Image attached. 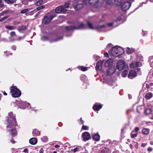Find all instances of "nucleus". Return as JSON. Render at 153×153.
Returning a JSON list of instances; mask_svg holds the SVG:
<instances>
[{"label":"nucleus","instance_id":"nucleus-1","mask_svg":"<svg viewBox=\"0 0 153 153\" xmlns=\"http://www.w3.org/2000/svg\"><path fill=\"white\" fill-rule=\"evenodd\" d=\"M9 119L7 123V130L9 131L12 137L17 135V132L15 127L18 126L15 118V115L13 114L12 112H10L8 114Z\"/></svg>","mask_w":153,"mask_h":153},{"label":"nucleus","instance_id":"nucleus-2","mask_svg":"<svg viewBox=\"0 0 153 153\" xmlns=\"http://www.w3.org/2000/svg\"><path fill=\"white\" fill-rule=\"evenodd\" d=\"M56 16L54 11L47 13L44 16L42 23L45 24H48Z\"/></svg>","mask_w":153,"mask_h":153},{"label":"nucleus","instance_id":"nucleus-3","mask_svg":"<svg viewBox=\"0 0 153 153\" xmlns=\"http://www.w3.org/2000/svg\"><path fill=\"white\" fill-rule=\"evenodd\" d=\"M111 48V50L108 51V53L110 55L113 56L117 57L118 56L117 55V46H116L114 47H112V45L111 44H108L107 46L105 49V51L108 50L110 48Z\"/></svg>","mask_w":153,"mask_h":153},{"label":"nucleus","instance_id":"nucleus-4","mask_svg":"<svg viewBox=\"0 0 153 153\" xmlns=\"http://www.w3.org/2000/svg\"><path fill=\"white\" fill-rule=\"evenodd\" d=\"M10 92L13 97L16 98L20 97L21 94V91L16 86H12L10 88Z\"/></svg>","mask_w":153,"mask_h":153},{"label":"nucleus","instance_id":"nucleus-5","mask_svg":"<svg viewBox=\"0 0 153 153\" xmlns=\"http://www.w3.org/2000/svg\"><path fill=\"white\" fill-rule=\"evenodd\" d=\"M117 68L119 70H126L128 67L126 66V63L125 61L122 60L119 61L117 64Z\"/></svg>","mask_w":153,"mask_h":153},{"label":"nucleus","instance_id":"nucleus-6","mask_svg":"<svg viewBox=\"0 0 153 153\" xmlns=\"http://www.w3.org/2000/svg\"><path fill=\"white\" fill-rule=\"evenodd\" d=\"M86 28L85 25L82 23L79 24V26L76 27L75 26H68L66 27L65 29L68 30H71L74 29H84Z\"/></svg>","mask_w":153,"mask_h":153},{"label":"nucleus","instance_id":"nucleus-7","mask_svg":"<svg viewBox=\"0 0 153 153\" xmlns=\"http://www.w3.org/2000/svg\"><path fill=\"white\" fill-rule=\"evenodd\" d=\"M88 26L89 28L91 29H95L98 31H101L103 29L105 28L106 25H98L96 27H94L92 24L89 22H88Z\"/></svg>","mask_w":153,"mask_h":153},{"label":"nucleus","instance_id":"nucleus-8","mask_svg":"<svg viewBox=\"0 0 153 153\" xmlns=\"http://www.w3.org/2000/svg\"><path fill=\"white\" fill-rule=\"evenodd\" d=\"M82 137L83 141H86L91 139V136L90 133L88 132H85L82 134Z\"/></svg>","mask_w":153,"mask_h":153},{"label":"nucleus","instance_id":"nucleus-9","mask_svg":"<svg viewBox=\"0 0 153 153\" xmlns=\"http://www.w3.org/2000/svg\"><path fill=\"white\" fill-rule=\"evenodd\" d=\"M131 5V4L129 1H126L122 5V9L124 11L128 10Z\"/></svg>","mask_w":153,"mask_h":153},{"label":"nucleus","instance_id":"nucleus-10","mask_svg":"<svg viewBox=\"0 0 153 153\" xmlns=\"http://www.w3.org/2000/svg\"><path fill=\"white\" fill-rule=\"evenodd\" d=\"M66 11L62 5L56 7L55 9V12L57 13H64Z\"/></svg>","mask_w":153,"mask_h":153},{"label":"nucleus","instance_id":"nucleus-11","mask_svg":"<svg viewBox=\"0 0 153 153\" xmlns=\"http://www.w3.org/2000/svg\"><path fill=\"white\" fill-rule=\"evenodd\" d=\"M30 10V9H26L22 10L20 13L22 14H25V15L27 16H28L30 15H32L33 14V12L35 11L36 10L32 11L31 12H28Z\"/></svg>","mask_w":153,"mask_h":153},{"label":"nucleus","instance_id":"nucleus-12","mask_svg":"<svg viewBox=\"0 0 153 153\" xmlns=\"http://www.w3.org/2000/svg\"><path fill=\"white\" fill-rule=\"evenodd\" d=\"M104 61H102L101 60L99 61L96 64V70H101L102 69V65Z\"/></svg>","mask_w":153,"mask_h":153},{"label":"nucleus","instance_id":"nucleus-13","mask_svg":"<svg viewBox=\"0 0 153 153\" xmlns=\"http://www.w3.org/2000/svg\"><path fill=\"white\" fill-rule=\"evenodd\" d=\"M102 105L99 104L97 103H96L93 107V109L95 111L99 110L102 108Z\"/></svg>","mask_w":153,"mask_h":153},{"label":"nucleus","instance_id":"nucleus-14","mask_svg":"<svg viewBox=\"0 0 153 153\" xmlns=\"http://www.w3.org/2000/svg\"><path fill=\"white\" fill-rule=\"evenodd\" d=\"M137 73L136 71L131 70L129 72L128 75V77L130 79H132L137 76Z\"/></svg>","mask_w":153,"mask_h":153},{"label":"nucleus","instance_id":"nucleus-15","mask_svg":"<svg viewBox=\"0 0 153 153\" xmlns=\"http://www.w3.org/2000/svg\"><path fill=\"white\" fill-rule=\"evenodd\" d=\"M19 103L21 104V105L19 104V106H20V108L23 109H25L26 107H28L30 105L29 103L23 101H20L19 102Z\"/></svg>","mask_w":153,"mask_h":153},{"label":"nucleus","instance_id":"nucleus-16","mask_svg":"<svg viewBox=\"0 0 153 153\" xmlns=\"http://www.w3.org/2000/svg\"><path fill=\"white\" fill-rule=\"evenodd\" d=\"M142 65V64L140 62H137L131 64L130 65V67L131 68H134L136 66L140 67Z\"/></svg>","mask_w":153,"mask_h":153},{"label":"nucleus","instance_id":"nucleus-17","mask_svg":"<svg viewBox=\"0 0 153 153\" xmlns=\"http://www.w3.org/2000/svg\"><path fill=\"white\" fill-rule=\"evenodd\" d=\"M113 60L111 59H109L106 61L105 63V67H108L110 66L112 64Z\"/></svg>","mask_w":153,"mask_h":153},{"label":"nucleus","instance_id":"nucleus-18","mask_svg":"<svg viewBox=\"0 0 153 153\" xmlns=\"http://www.w3.org/2000/svg\"><path fill=\"white\" fill-rule=\"evenodd\" d=\"M124 49L121 48L117 46V55L118 56L120 55L123 54L124 52Z\"/></svg>","mask_w":153,"mask_h":153},{"label":"nucleus","instance_id":"nucleus-19","mask_svg":"<svg viewBox=\"0 0 153 153\" xmlns=\"http://www.w3.org/2000/svg\"><path fill=\"white\" fill-rule=\"evenodd\" d=\"M13 12L12 11L9 10H6L3 11L0 13V16H2L5 14L11 13Z\"/></svg>","mask_w":153,"mask_h":153},{"label":"nucleus","instance_id":"nucleus-20","mask_svg":"<svg viewBox=\"0 0 153 153\" xmlns=\"http://www.w3.org/2000/svg\"><path fill=\"white\" fill-rule=\"evenodd\" d=\"M29 141L30 144L34 145L37 143V140L36 138L33 137L30 139Z\"/></svg>","mask_w":153,"mask_h":153},{"label":"nucleus","instance_id":"nucleus-21","mask_svg":"<svg viewBox=\"0 0 153 153\" xmlns=\"http://www.w3.org/2000/svg\"><path fill=\"white\" fill-rule=\"evenodd\" d=\"M92 138L94 140L98 141L100 140V136L97 133L94 135L92 136Z\"/></svg>","mask_w":153,"mask_h":153},{"label":"nucleus","instance_id":"nucleus-22","mask_svg":"<svg viewBox=\"0 0 153 153\" xmlns=\"http://www.w3.org/2000/svg\"><path fill=\"white\" fill-rule=\"evenodd\" d=\"M153 96L152 93L151 92H149L147 93L145 95V97L146 99L149 100Z\"/></svg>","mask_w":153,"mask_h":153},{"label":"nucleus","instance_id":"nucleus-23","mask_svg":"<svg viewBox=\"0 0 153 153\" xmlns=\"http://www.w3.org/2000/svg\"><path fill=\"white\" fill-rule=\"evenodd\" d=\"M115 72V70L113 68H111L107 70V75H110L113 74Z\"/></svg>","mask_w":153,"mask_h":153},{"label":"nucleus","instance_id":"nucleus-24","mask_svg":"<svg viewBox=\"0 0 153 153\" xmlns=\"http://www.w3.org/2000/svg\"><path fill=\"white\" fill-rule=\"evenodd\" d=\"M33 135V136H38L40 135V132L36 129H34L32 132Z\"/></svg>","mask_w":153,"mask_h":153},{"label":"nucleus","instance_id":"nucleus-25","mask_svg":"<svg viewBox=\"0 0 153 153\" xmlns=\"http://www.w3.org/2000/svg\"><path fill=\"white\" fill-rule=\"evenodd\" d=\"M5 27L9 30H12L15 29L16 27L14 26L6 25Z\"/></svg>","mask_w":153,"mask_h":153},{"label":"nucleus","instance_id":"nucleus-26","mask_svg":"<svg viewBox=\"0 0 153 153\" xmlns=\"http://www.w3.org/2000/svg\"><path fill=\"white\" fill-rule=\"evenodd\" d=\"M149 130L148 128H143L142 130V132L143 134H147L149 132Z\"/></svg>","mask_w":153,"mask_h":153},{"label":"nucleus","instance_id":"nucleus-27","mask_svg":"<svg viewBox=\"0 0 153 153\" xmlns=\"http://www.w3.org/2000/svg\"><path fill=\"white\" fill-rule=\"evenodd\" d=\"M115 80L112 81L111 79L109 80L108 82V85L112 86L114 85H115Z\"/></svg>","mask_w":153,"mask_h":153},{"label":"nucleus","instance_id":"nucleus-28","mask_svg":"<svg viewBox=\"0 0 153 153\" xmlns=\"http://www.w3.org/2000/svg\"><path fill=\"white\" fill-rule=\"evenodd\" d=\"M4 1L8 4H13L15 3L16 0H4Z\"/></svg>","mask_w":153,"mask_h":153},{"label":"nucleus","instance_id":"nucleus-29","mask_svg":"<svg viewBox=\"0 0 153 153\" xmlns=\"http://www.w3.org/2000/svg\"><path fill=\"white\" fill-rule=\"evenodd\" d=\"M25 25H22V26L19 27H18V30L19 32H21L22 31L25 30Z\"/></svg>","mask_w":153,"mask_h":153},{"label":"nucleus","instance_id":"nucleus-30","mask_svg":"<svg viewBox=\"0 0 153 153\" xmlns=\"http://www.w3.org/2000/svg\"><path fill=\"white\" fill-rule=\"evenodd\" d=\"M126 51L128 54H131L134 51V50L132 48H126Z\"/></svg>","mask_w":153,"mask_h":153},{"label":"nucleus","instance_id":"nucleus-31","mask_svg":"<svg viewBox=\"0 0 153 153\" xmlns=\"http://www.w3.org/2000/svg\"><path fill=\"white\" fill-rule=\"evenodd\" d=\"M81 5L80 7H79V4H77L74 6V8L75 10H78L80 8V7H82V4H80Z\"/></svg>","mask_w":153,"mask_h":153},{"label":"nucleus","instance_id":"nucleus-32","mask_svg":"<svg viewBox=\"0 0 153 153\" xmlns=\"http://www.w3.org/2000/svg\"><path fill=\"white\" fill-rule=\"evenodd\" d=\"M149 62L150 66L152 67L153 66L152 63L153 62V57L152 56L149 57Z\"/></svg>","mask_w":153,"mask_h":153},{"label":"nucleus","instance_id":"nucleus-33","mask_svg":"<svg viewBox=\"0 0 153 153\" xmlns=\"http://www.w3.org/2000/svg\"><path fill=\"white\" fill-rule=\"evenodd\" d=\"M152 112V109L150 108H148L146 109L145 111L146 114H149Z\"/></svg>","mask_w":153,"mask_h":153},{"label":"nucleus","instance_id":"nucleus-34","mask_svg":"<svg viewBox=\"0 0 153 153\" xmlns=\"http://www.w3.org/2000/svg\"><path fill=\"white\" fill-rule=\"evenodd\" d=\"M62 38H63V37L62 36H61L60 37H57L56 39L51 41V42H56V41H59L61 39H62Z\"/></svg>","mask_w":153,"mask_h":153},{"label":"nucleus","instance_id":"nucleus-35","mask_svg":"<svg viewBox=\"0 0 153 153\" xmlns=\"http://www.w3.org/2000/svg\"><path fill=\"white\" fill-rule=\"evenodd\" d=\"M128 73L127 71L125 70L123 71L122 73V76L123 77H126Z\"/></svg>","mask_w":153,"mask_h":153},{"label":"nucleus","instance_id":"nucleus-36","mask_svg":"<svg viewBox=\"0 0 153 153\" xmlns=\"http://www.w3.org/2000/svg\"><path fill=\"white\" fill-rule=\"evenodd\" d=\"M70 4L69 3H66L63 6V7H64V9H65V8H68L70 6Z\"/></svg>","mask_w":153,"mask_h":153},{"label":"nucleus","instance_id":"nucleus-37","mask_svg":"<svg viewBox=\"0 0 153 153\" xmlns=\"http://www.w3.org/2000/svg\"><path fill=\"white\" fill-rule=\"evenodd\" d=\"M115 0H108L107 3L108 4H112L114 3Z\"/></svg>","mask_w":153,"mask_h":153},{"label":"nucleus","instance_id":"nucleus-38","mask_svg":"<svg viewBox=\"0 0 153 153\" xmlns=\"http://www.w3.org/2000/svg\"><path fill=\"white\" fill-rule=\"evenodd\" d=\"M80 68L81 70L82 71H86L87 70V67H84V66H81V67H78V68Z\"/></svg>","mask_w":153,"mask_h":153},{"label":"nucleus","instance_id":"nucleus-39","mask_svg":"<svg viewBox=\"0 0 153 153\" xmlns=\"http://www.w3.org/2000/svg\"><path fill=\"white\" fill-rule=\"evenodd\" d=\"M42 0H39V1L36 2L35 4L36 6H39L42 3Z\"/></svg>","mask_w":153,"mask_h":153},{"label":"nucleus","instance_id":"nucleus-40","mask_svg":"<svg viewBox=\"0 0 153 153\" xmlns=\"http://www.w3.org/2000/svg\"><path fill=\"white\" fill-rule=\"evenodd\" d=\"M8 17V16H5L3 17L0 18V22H2L5 19H7Z\"/></svg>","mask_w":153,"mask_h":153},{"label":"nucleus","instance_id":"nucleus-41","mask_svg":"<svg viewBox=\"0 0 153 153\" xmlns=\"http://www.w3.org/2000/svg\"><path fill=\"white\" fill-rule=\"evenodd\" d=\"M41 139L43 142H46L48 140V138L46 136H44L41 138Z\"/></svg>","mask_w":153,"mask_h":153},{"label":"nucleus","instance_id":"nucleus-42","mask_svg":"<svg viewBox=\"0 0 153 153\" xmlns=\"http://www.w3.org/2000/svg\"><path fill=\"white\" fill-rule=\"evenodd\" d=\"M41 40L44 41H47L48 40V38L46 36H43L41 38Z\"/></svg>","mask_w":153,"mask_h":153},{"label":"nucleus","instance_id":"nucleus-43","mask_svg":"<svg viewBox=\"0 0 153 153\" xmlns=\"http://www.w3.org/2000/svg\"><path fill=\"white\" fill-rule=\"evenodd\" d=\"M89 129V127L88 126H82V129L84 130H88Z\"/></svg>","mask_w":153,"mask_h":153},{"label":"nucleus","instance_id":"nucleus-44","mask_svg":"<svg viewBox=\"0 0 153 153\" xmlns=\"http://www.w3.org/2000/svg\"><path fill=\"white\" fill-rule=\"evenodd\" d=\"M45 7V6L44 5H42L40 6H39L37 7V10H40L43 8H44Z\"/></svg>","mask_w":153,"mask_h":153},{"label":"nucleus","instance_id":"nucleus-45","mask_svg":"<svg viewBox=\"0 0 153 153\" xmlns=\"http://www.w3.org/2000/svg\"><path fill=\"white\" fill-rule=\"evenodd\" d=\"M80 78L81 80L82 81H83L84 80L83 79V78H84V79H86V76L85 75H83L81 76Z\"/></svg>","mask_w":153,"mask_h":153},{"label":"nucleus","instance_id":"nucleus-46","mask_svg":"<svg viewBox=\"0 0 153 153\" xmlns=\"http://www.w3.org/2000/svg\"><path fill=\"white\" fill-rule=\"evenodd\" d=\"M10 34L11 37H13L16 35V33L14 31H12L10 33Z\"/></svg>","mask_w":153,"mask_h":153},{"label":"nucleus","instance_id":"nucleus-47","mask_svg":"<svg viewBox=\"0 0 153 153\" xmlns=\"http://www.w3.org/2000/svg\"><path fill=\"white\" fill-rule=\"evenodd\" d=\"M78 149L77 148H76L74 149H71V152L74 153H75L78 151Z\"/></svg>","mask_w":153,"mask_h":153},{"label":"nucleus","instance_id":"nucleus-48","mask_svg":"<svg viewBox=\"0 0 153 153\" xmlns=\"http://www.w3.org/2000/svg\"><path fill=\"white\" fill-rule=\"evenodd\" d=\"M2 0H0V8H2L3 7L4 4L2 3Z\"/></svg>","mask_w":153,"mask_h":153},{"label":"nucleus","instance_id":"nucleus-49","mask_svg":"<svg viewBox=\"0 0 153 153\" xmlns=\"http://www.w3.org/2000/svg\"><path fill=\"white\" fill-rule=\"evenodd\" d=\"M137 134H131V138H134L136 137L137 136Z\"/></svg>","mask_w":153,"mask_h":153},{"label":"nucleus","instance_id":"nucleus-50","mask_svg":"<svg viewBox=\"0 0 153 153\" xmlns=\"http://www.w3.org/2000/svg\"><path fill=\"white\" fill-rule=\"evenodd\" d=\"M11 48L12 50L15 51L16 49V47L15 45H13L11 47Z\"/></svg>","mask_w":153,"mask_h":153},{"label":"nucleus","instance_id":"nucleus-51","mask_svg":"<svg viewBox=\"0 0 153 153\" xmlns=\"http://www.w3.org/2000/svg\"><path fill=\"white\" fill-rule=\"evenodd\" d=\"M39 153H43V150L42 148H41L39 150Z\"/></svg>","mask_w":153,"mask_h":153},{"label":"nucleus","instance_id":"nucleus-52","mask_svg":"<svg viewBox=\"0 0 153 153\" xmlns=\"http://www.w3.org/2000/svg\"><path fill=\"white\" fill-rule=\"evenodd\" d=\"M147 145V144L146 143H142L141 144V146L142 147H145V146H146Z\"/></svg>","mask_w":153,"mask_h":153},{"label":"nucleus","instance_id":"nucleus-53","mask_svg":"<svg viewBox=\"0 0 153 153\" xmlns=\"http://www.w3.org/2000/svg\"><path fill=\"white\" fill-rule=\"evenodd\" d=\"M23 152L25 153H28V149H25Z\"/></svg>","mask_w":153,"mask_h":153},{"label":"nucleus","instance_id":"nucleus-54","mask_svg":"<svg viewBox=\"0 0 153 153\" xmlns=\"http://www.w3.org/2000/svg\"><path fill=\"white\" fill-rule=\"evenodd\" d=\"M152 148H149L147 149V150L149 152L152 151Z\"/></svg>","mask_w":153,"mask_h":153},{"label":"nucleus","instance_id":"nucleus-55","mask_svg":"<svg viewBox=\"0 0 153 153\" xmlns=\"http://www.w3.org/2000/svg\"><path fill=\"white\" fill-rule=\"evenodd\" d=\"M104 56L106 57H108V53L107 52L105 53H104Z\"/></svg>","mask_w":153,"mask_h":153},{"label":"nucleus","instance_id":"nucleus-56","mask_svg":"<svg viewBox=\"0 0 153 153\" xmlns=\"http://www.w3.org/2000/svg\"><path fill=\"white\" fill-rule=\"evenodd\" d=\"M113 23H110L107 24V25L109 26H111L113 25Z\"/></svg>","mask_w":153,"mask_h":153},{"label":"nucleus","instance_id":"nucleus-57","mask_svg":"<svg viewBox=\"0 0 153 153\" xmlns=\"http://www.w3.org/2000/svg\"><path fill=\"white\" fill-rule=\"evenodd\" d=\"M135 130L136 132H137L138 131H139V128L138 127H136L135 128Z\"/></svg>","mask_w":153,"mask_h":153},{"label":"nucleus","instance_id":"nucleus-58","mask_svg":"<svg viewBox=\"0 0 153 153\" xmlns=\"http://www.w3.org/2000/svg\"><path fill=\"white\" fill-rule=\"evenodd\" d=\"M80 122H82L80 123L81 124H83L84 123V121L82 120V118H81L80 119Z\"/></svg>","mask_w":153,"mask_h":153},{"label":"nucleus","instance_id":"nucleus-59","mask_svg":"<svg viewBox=\"0 0 153 153\" xmlns=\"http://www.w3.org/2000/svg\"><path fill=\"white\" fill-rule=\"evenodd\" d=\"M11 142L13 143H15V141L13 140V139H12L11 140Z\"/></svg>","mask_w":153,"mask_h":153},{"label":"nucleus","instance_id":"nucleus-60","mask_svg":"<svg viewBox=\"0 0 153 153\" xmlns=\"http://www.w3.org/2000/svg\"><path fill=\"white\" fill-rule=\"evenodd\" d=\"M130 148L131 149H133V145L132 144H130Z\"/></svg>","mask_w":153,"mask_h":153},{"label":"nucleus","instance_id":"nucleus-61","mask_svg":"<svg viewBox=\"0 0 153 153\" xmlns=\"http://www.w3.org/2000/svg\"><path fill=\"white\" fill-rule=\"evenodd\" d=\"M143 36H145V34H146V32H144L143 30Z\"/></svg>","mask_w":153,"mask_h":153},{"label":"nucleus","instance_id":"nucleus-62","mask_svg":"<svg viewBox=\"0 0 153 153\" xmlns=\"http://www.w3.org/2000/svg\"><path fill=\"white\" fill-rule=\"evenodd\" d=\"M54 147L56 148H57L59 147H60V146L59 145H56L54 146Z\"/></svg>","mask_w":153,"mask_h":153},{"label":"nucleus","instance_id":"nucleus-63","mask_svg":"<svg viewBox=\"0 0 153 153\" xmlns=\"http://www.w3.org/2000/svg\"><path fill=\"white\" fill-rule=\"evenodd\" d=\"M136 69H137V71H140V68H137Z\"/></svg>","mask_w":153,"mask_h":153},{"label":"nucleus","instance_id":"nucleus-64","mask_svg":"<svg viewBox=\"0 0 153 153\" xmlns=\"http://www.w3.org/2000/svg\"><path fill=\"white\" fill-rule=\"evenodd\" d=\"M3 94L4 95H7V94L5 92H3Z\"/></svg>","mask_w":153,"mask_h":153}]
</instances>
